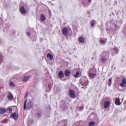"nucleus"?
Returning a JSON list of instances; mask_svg holds the SVG:
<instances>
[{
	"label": "nucleus",
	"instance_id": "obj_32",
	"mask_svg": "<svg viewBox=\"0 0 126 126\" xmlns=\"http://www.w3.org/2000/svg\"><path fill=\"white\" fill-rule=\"evenodd\" d=\"M89 2H91L92 0H88Z\"/></svg>",
	"mask_w": 126,
	"mask_h": 126
},
{
	"label": "nucleus",
	"instance_id": "obj_16",
	"mask_svg": "<svg viewBox=\"0 0 126 126\" xmlns=\"http://www.w3.org/2000/svg\"><path fill=\"white\" fill-rule=\"evenodd\" d=\"M89 76L91 78H94V77H96V74L94 73H90Z\"/></svg>",
	"mask_w": 126,
	"mask_h": 126
},
{
	"label": "nucleus",
	"instance_id": "obj_29",
	"mask_svg": "<svg viewBox=\"0 0 126 126\" xmlns=\"http://www.w3.org/2000/svg\"><path fill=\"white\" fill-rule=\"evenodd\" d=\"M37 117H38V118H40V117H41V114L38 113V114H37Z\"/></svg>",
	"mask_w": 126,
	"mask_h": 126
},
{
	"label": "nucleus",
	"instance_id": "obj_19",
	"mask_svg": "<svg viewBox=\"0 0 126 126\" xmlns=\"http://www.w3.org/2000/svg\"><path fill=\"white\" fill-rule=\"evenodd\" d=\"M47 58H50V60H52L53 59V55L51 54H48L47 55Z\"/></svg>",
	"mask_w": 126,
	"mask_h": 126
},
{
	"label": "nucleus",
	"instance_id": "obj_27",
	"mask_svg": "<svg viewBox=\"0 0 126 126\" xmlns=\"http://www.w3.org/2000/svg\"><path fill=\"white\" fill-rule=\"evenodd\" d=\"M8 111H9V112H12V108H8Z\"/></svg>",
	"mask_w": 126,
	"mask_h": 126
},
{
	"label": "nucleus",
	"instance_id": "obj_2",
	"mask_svg": "<svg viewBox=\"0 0 126 126\" xmlns=\"http://www.w3.org/2000/svg\"><path fill=\"white\" fill-rule=\"evenodd\" d=\"M126 79L123 78L122 80V83L120 84V86L121 87H126Z\"/></svg>",
	"mask_w": 126,
	"mask_h": 126
},
{
	"label": "nucleus",
	"instance_id": "obj_17",
	"mask_svg": "<svg viewBox=\"0 0 126 126\" xmlns=\"http://www.w3.org/2000/svg\"><path fill=\"white\" fill-rule=\"evenodd\" d=\"M106 61H107V58H106V57H102L101 58V62L102 63H105V62H106Z\"/></svg>",
	"mask_w": 126,
	"mask_h": 126
},
{
	"label": "nucleus",
	"instance_id": "obj_12",
	"mask_svg": "<svg viewBox=\"0 0 126 126\" xmlns=\"http://www.w3.org/2000/svg\"><path fill=\"white\" fill-rule=\"evenodd\" d=\"M7 98L8 100H12V99H13V95H12V94L9 93L8 94Z\"/></svg>",
	"mask_w": 126,
	"mask_h": 126
},
{
	"label": "nucleus",
	"instance_id": "obj_18",
	"mask_svg": "<svg viewBox=\"0 0 126 126\" xmlns=\"http://www.w3.org/2000/svg\"><path fill=\"white\" fill-rule=\"evenodd\" d=\"M95 24H96V21L94 20H92L91 22V26L92 27H94Z\"/></svg>",
	"mask_w": 126,
	"mask_h": 126
},
{
	"label": "nucleus",
	"instance_id": "obj_5",
	"mask_svg": "<svg viewBox=\"0 0 126 126\" xmlns=\"http://www.w3.org/2000/svg\"><path fill=\"white\" fill-rule=\"evenodd\" d=\"M20 11L22 14H25L26 13V10L24 6H22L20 8Z\"/></svg>",
	"mask_w": 126,
	"mask_h": 126
},
{
	"label": "nucleus",
	"instance_id": "obj_1",
	"mask_svg": "<svg viewBox=\"0 0 126 126\" xmlns=\"http://www.w3.org/2000/svg\"><path fill=\"white\" fill-rule=\"evenodd\" d=\"M26 103H27V99H26V100L24 102V109H26V107L27 109H31L32 108V106H33V104L32 101H30L28 102L27 106H26Z\"/></svg>",
	"mask_w": 126,
	"mask_h": 126
},
{
	"label": "nucleus",
	"instance_id": "obj_30",
	"mask_svg": "<svg viewBox=\"0 0 126 126\" xmlns=\"http://www.w3.org/2000/svg\"><path fill=\"white\" fill-rule=\"evenodd\" d=\"M48 87H49V88H52V86H51V84H49Z\"/></svg>",
	"mask_w": 126,
	"mask_h": 126
},
{
	"label": "nucleus",
	"instance_id": "obj_8",
	"mask_svg": "<svg viewBox=\"0 0 126 126\" xmlns=\"http://www.w3.org/2000/svg\"><path fill=\"white\" fill-rule=\"evenodd\" d=\"M110 106V101H106L104 102V107L105 109H108Z\"/></svg>",
	"mask_w": 126,
	"mask_h": 126
},
{
	"label": "nucleus",
	"instance_id": "obj_24",
	"mask_svg": "<svg viewBox=\"0 0 126 126\" xmlns=\"http://www.w3.org/2000/svg\"><path fill=\"white\" fill-rule=\"evenodd\" d=\"M100 42L101 44H105V43H106V41L103 39H101Z\"/></svg>",
	"mask_w": 126,
	"mask_h": 126
},
{
	"label": "nucleus",
	"instance_id": "obj_11",
	"mask_svg": "<svg viewBox=\"0 0 126 126\" xmlns=\"http://www.w3.org/2000/svg\"><path fill=\"white\" fill-rule=\"evenodd\" d=\"M58 75L60 78H63L64 76V74H63V72L62 71H60L59 72Z\"/></svg>",
	"mask_w": 126,
	"mask_h": 126
},
{
	"label": "nucleus",
	"instance_id": "obj_9",
	"mask_svg": "<svg viewBox=\"0 0 126 126\" xmlns=\"http://www.w3.org/2000/svg\"><path fill=\"white\" fill-rule=\"evenodd\" d=\"M10 117H11V118H13L14 120H18V115L16 113H13L11 114Z\"/></svg>",
	"mask_w": 126,
	"mask_h": 126
},
{
	"label": "nucleus",
	"instance_id": "obj_7",
	"mask_svg": "<svg viewBox=\"0 0 126 126\" xmlns=\"http://www.w3.org/2000/svg\"><path fill=\"white\" fill-rule=\"evenodd\" d=\"M115 104L117 106H121V101L119 98H115Z\"/></svg>",
	"mask_w": 126,
	"mask_h": 126
},
{
	"label": "nucleus",
	"instance_id": "obj_21",
	"mask_svg": "<svg viewBox=\"0 0 126 126\" xmlns=\"http://www.w3.org/2000/svg\"><path fill=\"white\" fill-rule=\"evenodd\" d=\"M95 126V123L93 122H90L89 123V126Z\"/></svg>",
	"mask_w": 126,
	"mask_h": 126
},
{
	"label": "nucleus",
	"instance_id": "obj_25",
	"mask_svg": "<svg viewBox=\"0 0 126 126\" xmlns=\"http://www.w3.org/2000/svg\"><path fill=\"white\" fill-rule=\"evenodd\" d=\"M83 109H84V107L83 106H81L79 108V111H83Z\"/></svg>",
	"mask_w": 126,
	"mask_h": 126
},
{
	"label": "nucleus",
	"instance_id": "obj_22",
	"mask_svg": "<svg viewBox=\"0 0 126 126\" xmlns=\"http://www.w3.org/2000/svg\"><path fill=\"white\" fill-rule=\"evenodd\" d=\"M80 75H79V72H77L76 74L74 75V77H79Z\"/></svg>",
	"mask_w": 126,
	"mask_h": 126
},
{
	"label": "nucleus",
	"instance_id": "obj_28",
	"mask_svg": "<svg viewBox=\"0 0 126 126\" xmlns=\"http://www.w3.org/2000/svg\"><path fill=\"white\" fill-rule=\"evenodd\" d=\"M27 35H28V36H31V33L29 32H27Z\"/></svg>",
	"mask_w": 126,
	"mask_h": 126
},
{
	"label": "nucleus",
	"instance_id": "obj_4",
	"mask_svg": "<svg viewBox=\"0 0 126 126\" xmlns=\"http://www.w3.org/2000/svg\"><path fill=\"white\" fill-rule=\"evenodd\" d=\"M63 33L64 36H67V35H68V30L67 28H64L63 31Z\"/></svg>",
	"mask_w": 126,
	"mask_h": 126
},
{
	"label": "nucleus",
	"instance_id": "obj_31",
	"mask_svg": "<svg viewBox=\"0 0 126 126\" xmlns=\"http://www.w3.org/2000/svg\"><path fill=\"white\" fill-rule=\"evenodd\" d=\"M27 96H28V94L26 93L25 95V98H26L27 97Z\"/></svg>",
	"mask_w": 126,
	"mask_h": 126
},
{
	"label": "nucleus",
	"instance_id": "obj_3",
	"mask_svg": "<svg viewBox=\"0 0 126 126\" xmlns=\"http://www.w3.org/2000/svg\"><path fill=\"white\" fill-rule=\"evenodd\" d=\"M69 94L70 97H71V98H75V92H74V91L71 90L69 91Z\"/></svg>",
	"mask_w": 126,
	"mask_h": 126
},
{
	"label": "nucleus",
	"instance_id": "obj_20",
	"mask_svg": "<svg viewBox=\"0 0 126 126\" xmlns=\"http://www.w3.org/2000/svg\"><path fill=\"white\" fill-rule=\"evenodd\" d=\"M108 85L109 86H111V85H112V78H110L108 80Z\"/></svg>",
	"mask_w": 126,
	"mask_h": 126
},
{
	"label": "nucleus",
	"instance_id": "obj_14",
	"mask_svg": "<svg viewBox=\"0 0 126 126\" xmlns=\"http://www.w3.org/2000/svg\"><path fill=\"white\" fill-rule=\"evenodd\" d=\"M40 20L41 21H42V22H44L45 20H46V17L43 14H41L40 16Z\"/></svg>",
	"mask_w": 126,
	"mask_h": 126
},
{
	"label": "nucleus",
	"instance_id": "obj_15",
	"mask_svg": "<svg viewBox=\"0 0 126 126\" xmlns=\"http://www.w3.org/2000/svg\"><path fill=\"white\" fill-rule=\"evenodd\" d=\"M70 75V72L68 70H66L65 71V76H69Z\"/></svg>",
	"mask_w": 126,
	"mask_h": 126
},
{
	"label": "nucleus",
	"instance_id": "obj_13",
	"mask_svg": "<svg viewBox=\"0 0 126 126\" xmlns=\"http://www.w3.org/2000/svg\"><path fill=\"white\" fill-rule=\"evenodd\" d=\"M79 43H81L82 44H83V43H84V38H83V37L82 36H80L79 38Z\"/></svg>",
	"mask_w": 126,
	"mask_h": 126
},
{
	"label": "nucleus",
	"instance_id": "obj_26",
	"mask_svg": "<svg viewBox=\"0 0 126 126\" xmlns=\"http://www.w3.org/2000/svg\"><path fill=\"white\" fill-rule=\"evenodd\" d=\"M10 86H13V87H14V84L13 83V82H11L10 83Z\"/></svg>",
	"mask_w": 126,
	"mask_h": 126
},
{
	"label": "nucleus",
	"instance_id": "obj_23",
	"mask_svg": "<svg viewBox=\"0 0 126 126\" xmlns=\"http://www.w3.org/2000/svg\"><path fill=\"white\" fill-rule=\"evenodd\" d=\"M2 60H3V57L1 54H0V63H1V62H2Z\"/></svg>",
	"mask_w": 126,
	"mask_h": 126
},
{
	"label": "nucleus",
	"instance_id": "obj_10",
	"mask_svg": "<svg viewBox=\"0 0 126 126\" xmlns=\"http://www.w3.org/2000/svg\"><path fill=\"white\" fill-rule=\"evenodd\" d=\"M29 79H30V76H25L23 78V81L24 82H26V81H28Z\"/></svg>",
	"mask_w": 126,
	"mask_h": 126
},
{
	"label": "nucleus",
	"instance_id": "obj_6",
	"mask_svg": "<svg viewBox=\"0 0 126 126\" xmlns=\"http://www.w3.org/2000/svg\"><path fill=\"white\" fill-rule=\"evenodd\" d=\"M7 112V110L5 109L4 107L0 108V114H4Z\"/></svg>",
	"mask_w": 126,
	"mask_h": 126
}]
</instances>
